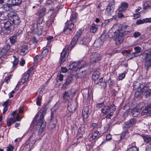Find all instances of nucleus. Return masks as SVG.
<instances>
[{
	"label": "nucleus",
	"mask_w": 151,
	"mask_h": 151,
	"mask_svg": "<svg viewBox=\"0 0 151 151\" xmlns=\"http://www.w3.org/2000/svg\"><path fill=\"white\" fill-rule=\"evenodd\" d=\"M82 33L83 31L82 30H78L72 40L70 45L68 46H66L63 50V51L61 53L60 59V63L61 64L65 61L66 56H68L69 52L71 50L76 44L78 38L81 36Z\"/></svg>",
	"instance_id": "nucleus-1"
},
{
	"label": "nucleus",
	"mask_w": 151,
	"mask_h": 151,
	"mask_svg": "<svg viewBox=\"0 0 151 151\" xmlns=\"http://www.w3.org/2000/svg\"><path fill=\"white\" fill-rule=\"evenodd\" d=\"M46 111L45 108H42L40 111L37 114L34 120L32 121V123H34V122L36 121L38 117H39V119L38 120V123L39 124H40V128L41 129H44L46 127V122L43 119L44 118L45 115V114Z\"/></svg>",
	"instance_id": "nucleus-2"
},
{
	"label": "nucleus",
	"mask_w": 151,
	"mask_h": 151,
	"mask_svg": "<svg viewBox=\"0 0 151 151\" xmlns=\"http://www.w3.org/2000/svg\"><path fill=\"white\" fill-rule=\"evenodd\" d=\"M142 55L145 68L147 69L151 67V50H146Z\"/></svg>",
	"instance_id": "nucleus-3"
},
{
	"label": "nucleus",
	"mask_w": 151,
	"mask_h": 151,
	"mask_svg": "<svg viewBox=\"0 0 151 151\" xmlns=\"http://www.w3.org/2000/svg\"><path fill=\"white\" fill-rule=\"evenodd\" d=\"M86 64L85 61L81 60L78 62H70L69 65L70 69H74L75 71H76L78 69L86 66Z\"/></svg>",
	"instance_id": "nucleus-4"
},
{
	"label": "nucleus",
	"mask_w": 151,
	"mask_h": 151,
	"mask_svg": "<svg viewBox=\"0 0 151 151\" xmlns=\"http://www.w3.org/2000/svg\"><path fill=\"white\" fill-rule=\"evenodd\" d=\"M0 28L4 29L7 34H9L14 29V26L9 21L5 22V21H1L0 23Z\"/></svg>",
	"instance_id": "nucleus-5"
},
{
	"label": "nucleus",
	"mask_w": 151,
	"mask_h": 151,
	"mask_svg": "<svg viewBox=\"0 0 151 151\" xmlns=\"http://www.w3.org/2000/svg\"><path fill=\"white\" fill-rule=\"evenodd\" d=\"M11 115L12 117L9 118L7 120V124L8 127L11 126L12 123L19 121V114H17L16 111H13L11 114Z\"/></svg>",
	"instance_id": "nucleus-6"
},
{
	"label": "nucleus",
	"mask_w": 151,
	"mask_h": 151,
	"mask_svg": "<svg viewBox=\"0 0 151 151\" xmlns=\"http://www.w3.org/2000/svg\"><path fill=\"white\" fill-rule=\"evenodd\" d=\"M115 3L114 1L110 2L106 10L105 13L108 16L111 15L113 13L115 7Z\"/></svg>",
	"instance_id": "nucleus-7"
},
{
	"label": "nucleus",
	"mask_w": 151,
	"mask_h": 151,
	"mask_svg": "<svg viewBox=\"0 0 151 151\" xmlns=\"http://www.w3.org/2000/svg\"><path fill=\"white\" fill-rule=\"evenodd\" d=\"M40 135H38L39 136V138H38L36 137L35 133L33 132L29 138V140H27V142L28 143V142H30L29 143V144L31 143L30 146L31 145H32V146L33 145L35 144L37 140L40 139V138L42 137V133L40 134Z\"/></svg>",
	"instance_id": "nucleus-8"
},
{
	"label": "nucleus",
	"mask_w": 151,
	"mask_h": 151,
	"mask_svg": "<svg viewBox=\"0 0 151 151\" xmlns=\"http://www.w3.org/2000/svg\"><path fill=\"white\" fill-rule=\"evenodd\" d=\"M11 17V21L14 24L17 25L19 24V17L16 13L11 12L9 14Z\"/></svg>",
	"instance_id": "nucleus-9"
},
{
	"label": "nucleus",
	"mask_w": 151,
	"mask_h": 151,
	"mask_svg": "<svg viewBox=\"0 0 151 151\" xmlns=\"http://www.w3.org/2000/svg\"><path fill=\"white\" fill-rule=\"evenodd\" d=\"M116 109V106L114 104L110 106L109 107L108 106H104L101 110V111L104 114L110 112V111H114Z\"/></svg>",
	"instance_id": "nucleus-10"
},
{
	"label": "nucleus",
	"mask_w": 151,
	"mask_h": 151,
	"mask_svg": "<svg viewBox=\"0 0 151 151\" xmlns=\"http://www.w3.org/2000/svg\"><path fill=\"white\" fill-rule=\"evenodd\" d=\"M136 120L135 118L131 119L124 124L123 128L124 129L129 128L134 125L136 123Z\"/></svg>",
	"instance_id": "nucleus-11"
},
{
	"label": "nucleus",
	"mask_w": 151,
	"mask_h": 151,
	"mask_svg": "<svg viewBox=\"0 0 151 151\" xmlns=\"http://www.w3.org/2000/svg\"><path fill=\"white\" fill-rule=\"evenodd\" d=\"M33 67H31L27 72L25 73L23 75V76L21 79V82L23 84L27 81L29 78V74L31 71L34 70Z\"/></svg>",
	"instance_id": "nucleus-12"
},
{
	"label": "nucleus",
	"mask_w": 151,
	"mask_h": 151,
	"mask_svg": "<svg viewBox=\"0 0 151 151\" xmlns=\"http://www.w3.org/2000/svg\"><path fill=\"white\" fill-rule=\"evenodd\" d=\"M101 59L100 54L97 52L93 53L90 57L91 61V63H96L99 61Z\"/></svg>",
	"instance_id": "nucleus-13"
},
{
	"label": "nucleus",
	"mask_w": 151,
	"mask_h": 151,
	"mask_svg": "<svg viewBox=\"0 0 151 151\" xmlns=\"http://www.w3.org/2000/svg\"><path fill=\"white\" fill-rule=\"evenodd\" d=\"M75 93L74 90L71 89L68 91H65L63 96V99L65 101L68 100L70 99V96L73 95Z\"/></svg>",
	"instance_id": "nucleus-14"
},
{
	"label": "nucleus",
	"mask_w": 151,
	"mask_h": 151,
	"mask_svg": "<svg viewBox=\"0 0 151 151\" xmlns=\"http://www.w3.org/2000/svg\"><path fill=\"white\" fill-rule=\"evenodd\" d=\"M122 36L123 34L122 33L119 32L114 36L115 41L116 44H119L123 42V39Z\"/></svg>",
	"instance_id": "nucleus-15"
},
{
	"label": "nucleus",
	"mask_w": 151,
	"mask_h": 151,
	"mask_svg": "<svg viewBox=\"0 0 151 151\" xmlns=\"http://www.w3.org/2000/svg\"><path fill=\"white\" fill-rule=\"evenodd\" d=\"M57 122V119L55 118L52 117V113L51 114V118L50 119L49 124L48 125V127L49 129H52L54 128L55 127L56 124Z\"/></svg>",
	"instance_id": "nucleus-16"
},
{
	"label": "nucleus",
	"mask_w": 151,
	"mask_h": 151,
	"mask_svg": "<svg viewBox=\"0 0 151 151\" xmlns=\"http://www.w3.org/2000/svg\"><path fill=\"white\" fill-rule=\"evenodd\" d=\"M88 112L89 109L88 107L86 106L83 108L82 112V116L83 117V121H84L85 119H86L88 118Z\"/></svg>",
	"instance_id": "nucleus-17"
},
{
	"label": "nucleus",
	"mask_w": 151,
	"mask_h": 151,
	"mask_svg": "<svg viewBox=\"0 0 151 151\" xmlns=\"http://www.w3.org/2000/svg\"><path fill=\"white\" fill-rule=\"evenodd\" d=\"M10 48L9 45L8 44L4 46L1 51H0V58L5 55L9 50Z\"/></svg>",
	"instance_id": "nucleus-18"
},
{
	"label": "nucleus",
	"mask_w": 151,
	"mask_h": 151,
	"mask_svg": "<svg viewBox=\"0 0 151 151\" xmlns=\"http://www.w3.org/2000/svg\"><path fill=\"white\" fill-rule=\"evenodd\" d=\"M142 91L143 92H145L146 94L145 96L146 98H147L151 96V90L149 89L146 86H144L142 89Z\"/></svg>",
	"instance_id": "nucleus-19"
},
{
	"label": "nucleus",
	"mask_w": 151,
	"mask_h": 151,
	"mask_svg": "<svg viewBox=\"0 0 151 151\" xmlns=\"http://www.w3.org/2000/svg\"><path fill=\"white\" fill-rule=\"evenodd\" d=\"M28 52V48L27 45H24L21 47L20 54L22 55H25Z\"/></svg>",
	"instance_id": "nucleus-20"
},
{
	"label": "nucleus",
	"mask_w": 151,
	"mask_h": 151,
	"mask_svg": "<svg viewBox=\"0 0 151 151\" xmlns=\"http://www.w3.org/2000/svg\"><path fill=\"white\" fill-rule=\"evenodd\" d=\"M70 21H68L66 22L65 23L66 29L67 30H68L69 31H71L72 29L74 27V24L73 23H70Z\"/></svg>",
	"instance_id": "nucleus-21"
},
{
	"label": "nucleus",
	"mask_w": 151,
	"mask_h": 151,
	"mask_svg": "<svg viewBox=\"0 0 151 151\" xmlns=\"http://www.w3.org/2000/svg\"><path fill=\"white\" fill-rule=\"evenodd\" d=\"M142 137L144 142L147 143L151 144V136L150 135H142Z\"/></svg>",
	"instance_id": "nucleus-22"
},
{
	"label": "nucleus",
	"mask_w": 151,
	"mask_h": 151,
	"mask_svg": "<svg viewBox=\"0 0 151 151\" xmlns=\"http://www.w3.org/2000/svg\"><path fill=\"white\" fill-rule=\"evenodd\" d=\"M126 151H139V148L136 146L135 143H134L129 145Z\"/></svg>",
	"instance_id": "nucleus-23"
},
{
	"label": "nucleus",
	"mask_w": 151,
	"mask_h": 151,
	"mask_svg": "<svg viewBox=\"0 0 151 151\" xmlns=\"http://www.w3.org/2000/svg\"><path fill=\"white\" fill-rule=\"evenodd\" d=\"M8 14L3 12H0V19L2 21L7 20L9 18Z\"/></svg>",
	"instance_id": "nucleus-24"
},
{
	"label": "nucleus",
	"mask_w": 151,
	"mask_h": 151,
	"mask_svg": "<svg viewBox=\"0 0 151 151\" xmlns=\"http://www.w3.org/2000/svg\"><path fill=\"white\" fill-rule=\"evenodd\" d=\"M1 8L6 11H8L11 9L12 7L11 5L7 3V4L2 5L1 7Z\"/></svg>",
	"instance_id": "nucleus-25"
},
{
	"label": "nucleus",
	"mask_w": 151,
	"mask_h": 151,
	"mask_svg": "<svg viewBox=\"0 0 151 151\" xmlns=\"http://www.w3.org/2000/svg\"><path fill=\"white\" fill-rule=\"evenodd\" d=\"M98 25L94 24H91L90 27V31L92 33H95L98 30Z\"/></svg>",
	"instance_id": "nucleus-26"
},
{
	"label": "nucleus",
	"mask_w": 151,
	"mask_h": 151,
	"mask_svg": "<svg viewBox=\"0 0 151 151\" xmlns=\"http://www.w3.org/2000/svg\"><path fill=\"white\" fill-rule=\"evenodd\" d=\"M128 4L126 3H123L121 4L120 7L119 8V11L122 12L126 10L128 7Z\"/></svg>",
	"instance_id": "nucleus-27"
},
{
	"label": "nucleus",
	"mask_w": 151,
	"mask_h": 151,
	"mask_svg": "<svg viewBox=\"0 0 151 151\" xmlns=\"http://www.w3.org/2000/svg\"><path fill=\"white\" fill-rule=\"evenodd\" d=\"M140 110L137 108H134L132 111V115L133 117H136L139 114Z\"/></svg>",
	"instance_id": "nucleus-28"
},
{
	"label": "nucleus",
	"mask_w": 151,
	"mask_h": 151,
	"mask_svg": "<svg viewBox=\"0 0 151 151\" xmlns=\"http://www.w3.org/2000/svg\"><path fill=\"white\" fill-rule=\"evenodd\" d=\"M19 0H8L7 2L10 5H18Z\"/></svg>",
	"instance_id": "nucleus-29"
},
{
	"label": "nucleus",
	"mask_w": 151,
	"mask_h": 151,
	"mask_svg": "<svg viewBox=\"0 0 151 151\" xmlns=\"http://www.w3.org/2000/svg\"><path fill=\"white\" fill-rule=\"evenodd\" d=\"M19 34L18 33L12 36L9 38L10 42L11 44H13L15 43L16 41V39L17 35H18Z\"/></svg>",
	"instance_id": "nucleus-30"
},
{
	"label": "nucleus",
	"mask_w": 151,
	"mask_h": 151,
	"mask_svg": "<svg viewBox=\"0 0 151 151\" xmlns=\"http://www.w3.org/2000/svg\"><path fill=\"white\" fill-rule=\"evenodd\" d=\"M103 41L101 40H99V39L96 40L94 44V46L97 47H101L103 44Z\"/></svg>",
	"instance_id": "nucleus-31"
},
{
	"label": "nucleus",
	"mask_w": 151,
	"mask_h": 151,
	"mask_svg": "<svg viewBox=\"0 0 151 151\" xmlns=\"http://www.w3.org/2000/svg\"><path fill=\"white\" fill-rule=\"evenodd\" d=\"M100 133L98 131L94 132L92 133L91 137L93 139H98L99 137Z\"/></svg>",
	"instance_id": "nucleus-32"
},
{
	"label": "nucleus",
	"mask_w": 151,
	"mask_h": 151,
	"mask_svg": "<svg viewBox=\"0 0 151 151\" xmlns=\"http://www.w3.org/2000/svg\"><path fill=\"white\" fill-rule=\"evenodd\" d=\"M77 14L76 13H74L72 14L70 17V22L72 23H74L76 21L77 19Z\"/></svg>",
	"instance_id": "nucleus-33"
},
{
	"label": "nucleus",
	"mask_w": 151,
	"mask_h": 151,
	"mask_svg": "<svg viewBox=\"0 0 151 151\" xmlns=\"http://www.w3.org/2000/svg\"><path fill=\"white\" fill-rule=\"evenodd\" d=\"M99 72L98 71H96L93 72L92 76L93 81H95L98 79L99 77Z\"/></svg>",
	"instance_id": "nucleus-34"
},
{
	"label": "nucleus",
	"mask_w": 151,
	"mask_h": 151,
	"mask_svg": "<svg viewBox=\"0 0 151 151\" xmlns=\"http://www.w3.org/2000/svg\"><path fill=\"white\" fill-rule=\"evenodd\" d=\"M9 100H7L2 105L4 106L3 110V113H5L7 110L8 109V104Z\"/></svg>",
	"instance_id": "nucleus-35"
},
{
	"label": "nucleus",
	"mask_w": 151,
	"mask_h": 151,
	"mask_svg": "<svg viewBox=\"0 0 151 151\" xmlns=\"http://www.w3.org/2000/svg\"><path fill=\"white\" fill-rule=\"evenodd\" d=\"M91 40L88 37H85L83 40L80 41V43L84 45H86L89 43Z\"/></svg>",
	"instance_id": "nucleus-36"
},
{
	"label": "nucleus",
	"mask_w": 151,
	"mask_h": 151,
	"mask_svg": "<svg viewBox=\"0 0 151 151\" xmlns=\"http://www.w3.org/2000/svg\"><path fill=\"white\" fill-rule=\"evenodd\" d=\"M150 2L149 1H146L144 3L143 5V9L145 10H146L149 8H151Z\"/></svg>",
	"instance_id": "nucleus-37"
},
{
	"label": "nucleus",
	"mask_w": 151,
	"mask_h": 151,
	"mask_svg": "<svg viewBox=\"0 0 151 151\" xmlns=\"http://www.w3.org/2000/svg\"><path fill=\"white\" fill-rule=\"evenodd\" d=\"M143 92L142 91V89L136 91L134 94L135 97L138 98L142 94Z\"/></svg>",
	"instance_id": "nucleus-38"
},
{
	"label": "nucleus",
	"mask_w": 151,
	"mask_h": 151,
	"mask_svg": "<svg viewBox=\"0 0 151 151\" xmlns=\"http://www.w3.org/2000/svg\"><path fill=\"white\" fill-rule=\"evenodd\" d=\"M67 108L69 111L71 113H73L75 111L76 109V108L74 104H73L70 106H68Z\"/></svg>",
	"instance_id": "nucleus-39"
},
{
	"label": "nucleus",
	"mask_w": 151,
	"mask_h": 151,
	"mask_svg": "<svg viewBox=\"0 0 151 151\" xmlns=\"http://www.w3.org/2000/svg\"><path fill=\"white\" fill-rule=\"evenodd\" d=\"M46 9L45 8H42L40 9L39 12V14L40 16H42L44 15L45 14Z\"/></svg>",
	"instance_id": "nucleus-40"
},
{
	"label": "nucleus",
	"mask_w": 151,
	"mask_h": 151,
	"mask_svg": "<svg viewBox=\"0 0 151 151\" xmlns=\"http://www.w3.org/2000/svg\"><path fill=\"white\" fill-rule=\"evenodd\" d=\"M74 70V69H73V70H72V75L74 77L76 78L77 79L79 78H82L80 73H77L75 74L74 73V72H73Z\"/></svg>",
	"instance_id": "nucleus-41"
},
{
	"label": "nucleus",
	"mask_w": 151,
	"mask_h": 151,
	"mask_svg": "<svg viewBox=\"0 0 151 151\" xmlns=\"http://www.w3.org/2000/svg\"><path fill=\"white\" fill-rule=\"evenodd\" d=\"M106 38L107 35L105 33H104L102 34L100 37L99 39V40H102L103 41V42H104L106 40Z\"/></svg>",
	"instance_id": "nucleus-42"
},
{
	"label": "nucleus",
	"mask_w": 151,
	"mask_h": 151,
	"mask_svg": "<svg viewBox=\"0 0 151 151\" xmlns=\"http://www.w3.org/2000/svg\"><path fill=\"white\" fill-rule=\"evenodd\" d=\"M48 53V49H45L43 50L41 56L42 58L45 57Z\"/></svg>",
	"instance_id": "nucleus-43"
},
{
	"label": "nucleus",
	"mask_w": 151,
	"mask_h": 151,
	"mask_svg": "<svg viewBox=\"0 0 151 151\" xmlns=\"http://www.w3.org/2000/svg\"><path fill=\"white\" fill-rule=\"evenodd\" d=\"M14 60L13 62V68H15L18 65V59L15 56H14Z\"/></svg>",
	"instance_id": "nucleus-44"
},
{
	"label": "nucleus",
	"mask_w": 151,
	"mask_h": 151,
	"mask_svg": "<svg viewBox=\"0 0 151 151\" xmlns=\"http://www.w3.org/2000/svg\"><path fill=\"white\" fill-rule=\"evenodd\" d=\"M145 104L143 102H142L139 104L137 106V107L140 110L145 106Z\"/></svg>",
	"instance_id": "nucleus-45"
},
{
	"label": "nucleus",
	"mask_w": 151,
	"mask_h": 151,
	"mask_svg": "<svg viewBox=\"0 0 151 151\" xmlns=\"http://www.w3.org/2000/svg\"><path fill=\"white\" fill-rule=\"evenodd\" d=\"M98 124L97 123H92L91 125L90 128L92 129H97Z\"/></svg>",
	"instance_id": "nucleus-46"
},
{
	"label": "nucleus",
	"mask_w": 151,
	"mask_h": 151,
	"mask_svg": "<svg viewBox=\"0 0 151 151\" xmlns=\"http://www.w3.org/2000/svg\"><path fill=\"white\" fill-rule=\"evenodd\" d=\"M73 81V78L72 77H69L66 79V83L68 84H70Z\"/></svg>",
	"instance_id": "nucleus-47"
},
{
	"label": "nucleus",
	"mask_w": 151,
	"mask_h": 151,
	"mask_svg": "<svg viewBox=\"0 0 151 151\" xmlns=\"http://www.w3.org/2000/svg\"><path fill=\"white\" fill-rule=\"evenodd\" d=\"M88 73V71L86 70H82L81 72H80V73L81 75L82 78L84 77Z\"/></svg>",
	"instance_id": "nucleus-48"
},
{
	"label": "nucleus",
	"mask_w": 151,
	"mask_h": 151,
	"mask_svg": "<svg viewBox=\"0 0 151 151\" xmlns=\"http://www.w3.org/2000/svg\"><path fill=\"white\" fill-rule=\"evenodd\" d=\"M41 100H42L41 97L38 96L37 97V101H36V104L37 105L40 106L41 105Z\"/></svg>",
	"instance_id": "nucleus-49"
},
{
	"label": "nucleus",
	"mask_w": 151,
	"mask_h": 151,
	"mask_svg": "<svg viewBox=\"0 0 151 151\" xmlns=\"http://www.w3.org/2000/svg\"><path fill=\"white\" fill-rule=\"evenodd\" d=\"M25 63V60L22 58L19 61V64L21 66H23Z\"/></svg>",
	"instance_id": "nucleus-50"
},
{
	"label": "nucleus",
	"mask_w": 151,
	"mask_h": 151,
	"mask_svg": "<svg viewBox=\"0 0 151 151\" xmlns=\"http://www.w3.org/2000/svg\"><path fill=\"white\" fill-rule=\"evenodd\" d=\"M64 77V75L62 74H60L57 76V80L61 81H63V78Z\"/></svg>",
	"instance_id": "nucleus-51"
},
{
	"label": "nucleus",
	"mask_w": 151,
	"mask_h": 151,
	"mask_svg": "<svg viewBox=\"0 0 151 151\" xmlns=\"http://www.w3.org/2000/svg\"><path fill=\"white\" fill-rule=\"evenodd\" d=\"M104 106V102H103L100 103H97L96 104V107L99 108Z\"/></svg>",
	"instance_id": "nucleus-52"
},
{
	"label": "nucleus",
	"mask_w": 151,
	"mask_h": 151,
	"mask_svg": "<svg viewBox=\"0 0 151 151\" xmlns=\"http://www.w3.org/2000/svg\"><path fill=\"white\" fill-rule=\"evenodd\" d=\"M135 51V52L139 53L141 50V48L139 47H136L134 48Z\"/></svg>",
	"instance_id": "nucleus-53"
},
{
	"label": "nucleus",
	"mask_w": 151,
	"mask_h": 151,
	"mask_svg": "<svg viewBox=\"0 0 151 151\" xmlns=\"http://www.w3.org/2000/svg\"><path fill=\"white\" fill-rule=\"evenodd\" d=\"M125 73H122L120 74L119 76V80H122L125 77Z\"/></svg>",
	"instance_id": "nucleus-54"
},
{
	"label": "nucleus",
	"mask_w": 151,
	"mask_h": 151,
	"mask_svg": "<svg viewBox=\"0 0 151 151\" xmlns=\"http://www.w3.org/2000/svg\"><path fill=\"white\" fill-rule=\"evenodd\" d=\"M114 111H110V113L109 114L107 115L106 118L107 119H110V117L112 116L114 114Z\"/></svg>",
	"instance_id": "nucleus-55"
},
{
	"label": "nucleus",
	"mask_w": 151,
	"mask_h": 151,
	"mask_svg": "<svg viewBox=\"0 0 151 151\" xmlns=\"http://www.w3.org/2000/svg\"><path fill=\"white\" fill-rule=\"evenodd\" d=\"M145 22H144V19H143L142 20L139 19L137 20L136 22V24H137L139 25L143 24Z\"/></svg>",
	"instance_id": "nucleus-56"
},
{
	"label": "nucleus",
	"mask_w": 151,
	"mask_h": 151,
	"mask_svg": "<svg viewBox=\"0 0 151 151\" xmlns=\"http://www.w3.org/2000/svg\"><path fill=\"white\" fill-rule=\"evenodd\" d=\"M109 80L110 81L109 83V86H111L114 84L115 81L114 80L111 79V78H110Z\"/></svg>",
	"instance_id": "nucleus-57"
},
{
	"label": "nucleus",
	"mask_w": 151,
	"mask_h": 151,
	"mask_svg": "<svg viewBox=\"0 0 151 151\" xmlns=\"http://www.w3.org/2000/svg\"><path fill=\"white\" fill-rule=\"evenodd\" d=\"M45 86H42L39 89L38 91L39 93H42L45 90Z\"/></svg>",
	"instance_id": "nucleus-58"
},
{
	"label": "nucleus",
	"mask_w": 151,
	"mask_h": 151,
	"mask_svg": "<svg viewBox=\"0 0 151 151\" xmlns=\"http://www.w3.org/2000/svg\"><path fill=\"white\" fill-rule=\"evenodd\" d=\"M141 35L140 33L139 32H135L133 34V36L134 37L137 38Z\"/></svg>",
	"instance_id": "nucleus-59"
},
{
	"label": "nucleus",
	"mask_w": 151,
	"mask_h": 151,
	"mask_svg": "<svg viewBox=\"0 0 151 151\" xmlns=\"http://www.w3.org/2000/svg\"><path fill=\"white\" fill-rule=\"evenodd\" d=\"M146 151H151V144L147 145L146 147Z\"/></svg>",
	"instance_id": "nucleus-60"
},
{
	"label": "nucleus",
	"mask_w": 151,
	"mask_h": 151,
	"mask_svg": "<svg viewBox=\"0 0 151 151\" xmlns=\"http://www.w3.org/2000/svg\"><path fill=\"white\" fill-rule=\"evenodd\" d=\"M61 70L62 72L65 73L68 70L66 67H63L61 68Z\"/></svg>",
	"instance_id": "nucleus-61"
},
{
	"label": "nucleus",
	"mask_w": 151,
	"mask_h": 151,
	"mask_svg": "<svg viewBox=\"0 0 151 151\" xmlns=\"http://www.w3.org/2000/svg\"><path fill=\"white\" fill-rule=\"evenodd\" d=\"M144 22L145 23L151 22V18L144 19Z\"/></svg>",
	"instance_id": "nucleus-62"
},
{
	"label": "nucleus",
	"mask_w": 151,
	"mask_h": 151,
	"mask_svg": "<svg viewBox=\"0 0 151 151\" xmlns=\"http://www.w3.org/2000/svg\"><path fill=\"white\" fill-rule=\"evenodd\" d=\"M69 85L67 83H64L62 86V89L64 90L65 89L67 88L68 86Z\"/></svg>",
	"instance_id": "nucleus-63"
},
{
	"label": "nucleus",
	"mask_w": 151,
	"mask_h": 151,
	"mask_svg": "<svg viewBox=\"0 0 151 151\" xmlns=\"http://www.w3.org/2000/svg\"><path fill=\"white\" fill-rule=\"evenodd\" d=\"M13 149V147L11 145H9L7 149V151H12Z\"/></svg>",
	"instance_id": "nucleus-64"
}]
</instances>
